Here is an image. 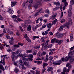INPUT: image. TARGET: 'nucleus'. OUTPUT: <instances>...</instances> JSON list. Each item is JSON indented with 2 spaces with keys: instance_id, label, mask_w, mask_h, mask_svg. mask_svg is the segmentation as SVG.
Returning a JSON list of instances; mask_svg holds the SVG:
<instances>
[{
  "instance_id": "37998d69",
  "label": "nucleus",
  "mask_w": 74,
  "mask_h": 74,
  "mask_svg": "<svg viewBox=\"0 0 74 74\" xmlns=\"http://www.w3.org/2000/svg\"><path fill=\"white\" fill-rule=\"evenodd\" d=\"M15 53L16 55H18V53H19V50L15 51Z\"/></svg>"
},
{
  "instance_id": "1a4fd4ad",
  "label": "nucleus",
  "mask_w": 74,
  "mask_h": 74,
  "mask_svg": "<svg viewBox=\"0 0 74 74\" xmlns=\"http://www.w3.org/2000/svg\"><path fill=\"white\" fill-rule=\"evenodd\" d=\"M24 38L26 39L28 42H31V40H30L29 38L27 36V34H25L24 36Z\"/></svg>"
},
{
  "instance_id": "cd10ccee",
  "label": "nucleus",
  "mask_w": 74,
  "mask_h": 74,
  "mask_svg": "<svg viewBox=\"0 0 74 74\" xmlns=\"http://www.w3.org/2000/svg\"><path fill=\"white\" fill-rule=\"evenodd\" d=\"M29 62H24V64H25V65H26V66H29Z\"/></svg>"
},
{
  "instance_id": "864d4df0",
  "label": "nucleus",
  "mask_w": 74,
  "mask_h": 74,
  "mask_svg": "<svg viewBox=\"0 0 74 74\" xmlns=\"http://www.w3.org/2000/svg\"><path fill=\"white\" fill-rule=\"evenodd\" d=\"M46 54V53L45 52L43 51L41 55H45Z\"/></svg>"
},
{
  "instance_id": "e433bc0d",
  "label": "nucleus",
  "mask_w": 74,
  "mask_h": 74,
  "mask_svg": "<svg viewBox=\"0 0 74 74\" xmlns=\"http://www.w3.org/2000/svg\"><path fill=\"white\" fill-rule=\"evenodd\" d=\"M47 37L45 36V37H42L41 39V41H44V39H45V38H47Z\"/></svg>"
},
{
  "instance_id": "6e6552de",
  "label": "nucleus",
  "mask_w": 74,
  "mask_h": 74,
  "mask_svg": "<svg viewBox=\"0 0 74 74\" xmlns=\"http://www.w3.org/2000/svg\"><path fill=\"white\" fill-rule=\"evenodd\" d=\"M12 56H11V57L12 58V61H14V58H15V55H16L15 54V53L14 52H12Z\"/></svg>"
},
{
  "instance_id": "de8ad7c7",
  "label": "nucleus",
  "mask_w": 74,
  "mask_h": 74,
  "mask_svg": "<svg viewBox=\"0 0 74 74\" xmlns=\"http://www.w3.org/2000/svg\"><path fill=\"white\" fill-rule=\"evenodd\" d=\"M23 56L24 57H27V56H28V55L26 53L23 54Z\"/></svg>"
},
{
  "instance_id": "603ef678",
  "label": "nucleus",
  "mask_w": 74,
  "mask_h": 74,
  "mask_svg": "<svg viewBox=\"0 0 74 74\" xmlns=\"http://www.w3.org/2000/svg\"><path fill=\"white\" fill-rule=\"evenodd\" d=\"M70 3H71V5H73V4H74V1H73L72 0V1H71Z\"/></svg>"
},
{
  "instance_id": "a211bd4d",
  "label": "nucleus",
  "mask_w": 74,
  "mask_h": 74,
  "mask_svg": "<svg viewBox=\"0 0 74 74\" xmlns=\"http://www.w3.org/2000/svg\"><path fill=\"white\" fill-rule=\"evenodd\" d=\"M74 62V58H71L70 60V63L71 64H73V63Z\"/></svg>"
},
{
  "instance_id": "79ce46f5",
  "label": "nucleus",
  "mask_w": 74,
  "mask_h": 74,
  "mask_svg": "<svg viewBox=\"0 0 74 74\" xmlns=\"http://www.w3.org/2000/svg\"><path fill=\"white\" fill-rule=\"evenodd\" d=\"M19 29H20V30H21V32H23L24 31H23V29H22V27H21V26H20L19 27Z\"/></svg>"
},
{
  "instance_id": "ddd939ff",
  "label": "nucleus",
  "mask_w": 74,
  "mask_h": 74,
  "mask_svg": "<svg viewBox=\"0 0 74 74\" xmlns=\"http://www.w3.org/2000/svg\"><path fill=\"white\" fill-rule=\"evenodd\" d=\"M33 55L32 54L29 55V56L28 59L29 60H33Z\"/></svg>"
},
{
  "instance_id": "a19ab883",
  "label": "nucleus",
  "mask_w": 74,
  "mask_h": 74,
  "mask_svg": "<svg viewBox=\"0 0 74 74\" xmlns=\"http://www.w3.org/2000/svg\"><path fill=\"white\" fill-rule=\"evenodd\" d=\"M12 18H14V19H17V16H16L15 15H14L12 16Z\"/></svg>"
},
{
  "instance_id": "5701e85b",
  "label": "nucleus",
  "mask_w": 74,
  "mask_h": 74,
  "mask_svg": "<svg viewBox=\"0 0 74 74\" xmlns=\"http://www.w3.org/2000/svg\"><path fill=\"white\" fill-rule=\"evenodd\" d=\"M62 36H63V35L62 34H58L57 37L58 38H61V37H62Z\"/></svg>"
},
{
  "instance_id": "49530a36",
  "label": "nucleus",
  "mask_w": 74,
  "mask_h": 74,
  "mask_svg": "<svg viewBox=\"0 0 74 74\" xmlns=\"http://www.w3.org/2000/svg\"><path fill=\"white\" fill-rule=\"evenodd\" d=\"M64 5H65V6L66 7V6H67V5H68V3L66 1L65 2H64Z\"/></svg>"
},
{
  "instance_id": "13d9d810",
  "label": "nucleus",
  "mask_w": 74,
  "mask_h": 74,
  "mask_svg": "<svg viewBox=\"0 0 74 74\" xmlns=\"http://www.w3.org/2000/svg\"><path fill=\"white\" fill-rule=\"evenodd\" d=\"M7 51L8 52H11L12 50L11 49H9L7 50Z\"/></svg>"
},
{
  "instance_id": "4468645a",
  "label": "nucleus",
  "mask_w": 74,
  "mask_h": 74,
  "mask_svg": "<svg viewBox=\"0 0 74 74\" xmlns=\"http://www.w3.org/2000/svg\"><path fill=\"white\" fill-rule=\"evenodd\" d=\"M56 15H57V14L56 13L54 14L53 15L51 16L50 19H55Z\"/></svg>"
},
{
  "instance_id": "412c9836",
  "label": "nucleus",
  "mask_w": 74,
  "mask_h": 74,
  "mask_svg": "<svg viewBox=\"0 0 74 74\" xmlns=\"http://www.w3.org/2000/svg\"><path fill=\"white\" fill-rule=\"evenodd\" d=\"M0 69L4 71V68H3V66L1 64H0Z\"/></svg>"
},
{
  "instance_id": "a18cd8bd",
  "label": "nucleus",
  "mask_w": 74,
  "mask_h": 74,
  "mask_svg": "<svg viewBox=\"0 0 74 74\" xmlns=\"http://www.w3.org/2000/svg\"><path fill=\"white\" fill-rule=\"evenodd\" d=\"M46 70V69L45 68V67H43L42 69V73H44L45 72V71Z\"/></svg>"
},
{
  "instance_id": "39448f33",
  "label": "nucleus",
  "mask_w": 74,
  "mask_h": 74,
  "mask_svg": "<svg viewBox=\"0 0 74 74\" xmlns=\"http://www.w3.org/2000/svg\"><path fill=\"white\" fill-rule=\"evenodd\" d=\"M42 3V1H38L36 2L35 5H34V7L35 8H38V5L40 4H41Z\"/></svg>"
},
{
  "instance_id": "7ed1b4c3",
  "label": "nucleus",
  "mask_w": 74,
  "mask_h": 74,
  "mask_svg": "<svg viewBox=\"0 0 74 74\" xmlns=\"http://www.w3.org/2000/svg\"><path fill=\"white\" fill-rule=\"evenodd\" d=\"M70 67H69V69H67L66 67H64L63 69V72L61 73V74H65L66 72H69L70 71Z\"/></svg>"
},
{
  "instance_id": "5fc2aeb1",
  "label": "nucleus",
  "mask_w": 74,
  "mask_h": 74,
  "mask_svg": "<svg viewBox=\"0 0 74 74\" xmlns=\"http://www.w3.org/2000/svg\"><path fill=\"white\" fill-rule=\"evenodd\" d=\"M49 60H52V59H53V57L50 56L49 57Z\"/></svg>"
},
{
  "instance_id": "f704fd0d",
  "label": "nucleus",
  "mask_w": 74,
  "mask_h": 74,
  "mask_svg": "<svg viewBox=\"0 0 74 74\" xmlns=\"http://www.w3.org/2000/svg\"><path fill=\"white\" fill-rule=\"evenodd\" d=\"M26 51L27 53H32V51L31 50H26Z\"/></svg>"
},
{
  "instance_id": "f257e3e1",
  "label": "nucleus",
  "mask_w": 74,
  "mask_h": 74,
  "mask_svg": "<svg viewBox=\"0 0 74 74\" xmlns=\"http://www.w3.org/2000/svg\"><path fill=\"white\" fill-rule=\"evenodd\" d=\"M72 55H73V53H72V52H70L68 54V57L66 56L65 58H62V62H67V61L69 60V59H70L71 58L73 57V56H72Z\"/></svg>"
},
{
  "instance_id": "473e14b6",
  "label": "nucleus",
  "mask_w": 74,
  "mask_h": 74,
  "mask_svg": "<svg viewBox=\"0 0 74 74\" xmlns=\"http://www.w3.org/2000/svg\"><path fill=\"white\" fill-rule=\"evenodd\" d=\"M9 24L11 27H14V24L10 22L9 23Z\"/></svg>"
},
{
  "instance_id": "c03bdc74",
  "label": "nucleus",
  "mask_w": 74,
  "mask_h": 74,
  "mask_svg": "<svg viewBox=\"0 0 74 74\" xmlns=\"http://www.w3.org/2000/svg\"><path fill=\"white\" fill-rule=\"evenodd\" d=\"M3 19H4V17L1 16V15H0V20L1 21H2V20H3Z\"/></svg>"
},
{
  "instance_id": "8fccbe9b",
  "label": "nucleus",
  "mask_w": 74,
  "mask_h": 74,
  "mask_svg": "<svg viewBox=\"0 0 74 74\" xmlns=\"http://www.w3.org/2000/svg\"><path fill=\"white\" fill-rule=\"evenodd\" d=\"M6 38H7V39H10V37L8 35H6L5 36Z\"/></svg>"
},
{
  "instance_id": "c756f323",
  "label": "nucleus",
  "mask_w": 74,
  "mask_h": 74,
  "mask_svg": "<svg viewBox=\"0 0 74 74\" xmlns=\"http://www.w3.org/2000/svg\"><path fill=\"white\" fill-rule=\"evenodd\" d=\"M54 4H56V5H58V6L60 5V3H59V2H55L54 3Z\"/></svg>"
},
{
  "instance_id": "0e129e2a",
  "label": "nucleus",
  "mask_w": 74,
  "mask_h": 74,
  "mask_svg": "<svg viewBox=\"0 0 74 74\" xmlns=\"http://www.w3.org/2000/svg\"><path fill=\"white\" fill-rule=\"evenodd\" d=\"M38 15H39V14L37 12V13L34 14V16H37Z\"/></svg>"
},
{
  "instance_id": "052dcab7",
  "label": "nucleus",
  "mask_w": 74,
  "mask_h": 74,
  "mask_svg": "<svg viewBox=\"0 0 74 74\" xmlns=\"http://www.w3.org/2000/svg\"><path fill=\"white\" fill-rule=\"evenodd\" d=\"M27 26H28V25H27V24L26 23H25L24 25V27H27Z\"/></svg>"
},
{
  "instance_id": "f8f14e48",
  "label": "nucleus",
  "mask_w": 74,
  "mask_h": 74,
  "mask_svg": "<svg viewBox=\"0 0 74 74\" xmlns=\"http://www.w3.org/2000/svg\"><path fill=\"white\" fill-rule=\"evenodd\" d=\"M17 4H18L17 2L15 1L12 2L11 3V7H14L15 5H17Z\"/></svg>"
},
{
  "instance_id": "680f3d73",
  "label": "nucleus",
  "mask_w": 74,
  "mask_h": 74,
  "mask_svg": "<svg viewBox=\"0 0 74 74\" xmlns=\"http://www.w3.org/2000/svg\"><path fill=\"white\" fill-rule=\"evenodd\" d=\"M61 15L60 17V18H62L63 16V12H61Z\"/></svg>"
},
{
  "instance_id": "4be33fe9",
  "label": "nucleus",
  "mask_w": 74,
  "mask_h": 74,
  "mask_svg": "<svg viewBox=\"0 0 74 74\" xmlns=\"http://www.w3.org/2000/svg\"><path fill=\"white\" fill-rule=\"evenodd\" d=\"M27 31H30L31 30V25H28V26L27 28Z\"/></svg>"
},
{
  "instance_id": "72a5a7b5",
  "label": "nucleus",
  "mask_w": 74,
  "mask_h": 74,
  "mask_svg": "<svg viewBox=\"0 0 74 74\" xmlns=\"http://www.w3.org/2000/svg\"><path fill=\"white\" fill-rule=\"evenodd\" d=\"M73 40H74V38H73V36H70V41H73Z\"/></svg>"
},
{
  "instance_id": "2f4dec72",
  "label": "nucleus",
  "mask_w": 74,
  "mask_h": 74,
  "mask_svg": "<svg viewBox=\"0 0 74 74\" xmlns=\"http://www.w3.org/2000/svg\"><path fill=\"white\" fill-rule=\"evenodd\" d=\"M48 65V64L46 63H44L43 64L42 66L43 67H45L46 66H47Z\"/></svg>"
},
{
  "instance_id": "aec40b11",
  "label": "nucleus",
  "mask_w": 74,
  "mask_h": 74,
  "mask_svg": "<svg viewBox=\"0 0 74 74\" xmlns=\"http://www.w3.org/2000/svg\"><path fill=\"white\" fill-rule=\"evenodd\" d=\"M14 73H18L19 72V69L17 68H15L14 69Z\"/></svg>"
},
{
  "instance_id": "dca6fc26",
  "label": "nucleus",
  "mask_w": 74,
  "mask_h": 74,
  "mask_svg": "<svg viewBox=\"0 0 74 74\" xmlns=\"http://www.w3.org/2000/svg\"><path fill=\"white\" fill-rule=\"evenodd\" d=\"M42 12V9H39L37 11V12L39 14H41Z\"/></svg>"
},
{
  "instance_id": "9d476101",
  "label": "nucleus",
  "mask_w": 74,
  "mask_h": 74,
  "mask_svg": "<svg viewBox=\"0 0 74 74\" xmlns=\"http://www.w3.org/2000/svg\"><path fill=\"white\" fill-rule=\"evenodd\" d=\"M12 10L11 8L9 7L8 8V12L9 14H12L14 13V11L12 10Z\"/></svg>"
},
{
  "instance_id": "58836bf2",
  "label": "nucleus",
  "mask_w": 74,
  "mask_h": 74,
  "mask_svg": "<svg viewBox=\"0 0 74 74\" xmlns=\"http://www.w3.org/2000/svg\"><path fill=\"white\" fill-rule=\"evenodd\" d=\"M42 63V61H38V63H37V64H41Z\"/></svg>"
},
{
  "instance_id": "6e6d98bb",
  "label": "nucleus",
  "mask_w": 74,
  "mask_h": 74,
  "mask_svg": "<svg viewBox=\"0 0 74 74\" xmlns=\"http://www.w3.org/2000/svg\"><path fill=\"white\" fill-rule=\"evenodd\" d=\"M38 27H39V25H36L35 27V29H34L35 30H36V29Z\"/></svg>"
},
{
  "instance_id": "0eeeda50",
  "label": "nucleus",
  "mask_w": 74,
  "mask_h": 74,
  "mask_svg": "<svg viewBox=\"0 0 74 74\" xmlns=\"http://www.w3.org/2000/svg\"><path fill=\"white\" fill-rule=\"evenodd\" d=\"M43 20L42 17H39L38 18L37 20L36 21V23H39V21H40V23H41L42 21Z\"/></svg>"
},
{
  "instance_id": "4d7b16f0",
  "label": "nucleus",
  "mask_w": 74,
  "mask_h": 74,
  "mask_svg": "<svg viewBox=\"0 0 74 74\" xmlns=\"http://www.w3.org/2000/svg\"><path fill=\"white\" fill-rule=\"evenodd\" d=\"M6 55H3L2 56L3 58H4L5 59H7V57L6 56Z\"/></svg>"
},
{
  "instance_id": "423d86ee",
  "label": "nucleus",
  "mask_w": 74,
  "mask_h": 74,
  "mask_svg": "<svg viewBox=\"0 0 74 74\" xmlns=\"http://www.w3.org/2000/svg\"><path fill=\"white\" fill-rule=\"evenodd\" d=\"M63 42V40H58L57 39V40H56V43H57L58 45H61Z\"/></svg>"
},
{
  "instance_id": "2eb2a0df",
  "label": "nucleus",
  "mask_w": 74,
  "mask_h": 74,
  "mask_svg": "<svg viewBox=\"0 0 74 74\" xmlns=\"http://www.w3.org/2000/svg\"><path fill=\"white\" fill-rule=\"evenodd\" d=\"M58 22V20L57 19H56L55 20H54L52 23V25H55L56 23Z\"/></svg>"
},
{
  "instance_id": "09e8293b",
  "label": "nucleus",
  "mask_w": 74,
  "mask_h": 74,
  "mask_svg": "<svg viewBox=\"0 0 74 74\" xmlns=\"http://www.w3.org/2000/svg\"><path fill=\"white\" fill-rule=\"evenodd\" d=\"M62 23H64V22H66V21L64 19H63L61 21Z\"/></svg>"
},
{
  "instance_id": "69168bd1",
  "label": "nucleus",
  "mask_w": 74,
  "mask_h": 74,
  "mask_svg": "<svg viewBox=\"0 0 74 74\" xmlns=\"http://www.w3.org/2000/svg\"><path fill=\"white\" fill-rule=\"evenodd\" d=\"M46 27V25H43L42 26V28H45Z\"/></svg>"
},
{
  "instance_id": "f3484780",
  "label": "nucleus",
  "mask_w": 74,
  "mask_h": 74,
  "mask_svg": "<svg viewBox=\"0 0 74 74\" xmlns=\"http://www.w3.org/2000/svg\"><path fill=\"white\" fill-rule=\"evenodd\" d=\"M57 39L56 38H54L51 40V43H53L54 42H56Z\"/></svg>"
},
{
  "instance_id": "3c124183",
  "label": "nucleus",
  "mask_w": 74,
  "mask_h": 74,
  "mask_svg": "<svg viewBox=\"0 0 74 74\" xmlns=\"http://www.w3.org/2000/svg\"><path fill=\"white\" fill-rule=\"evenodd\" d=\"M9 42L10 43V44H11V45H13V41H12V40L9 41Z\"/></svg>"
},
{
  "instance_id": "a878e982",
  "label": "nucleus",
  "mask_w": 74,
  "mask_h": 74,
  "mask_svg": "<svg viewBox=\"0 0 74 74\" xmlns=\"http://www.w3.org/2000/svg\"><path fill=\"white\" fill-rule=\"evenodd\" d=\"M34 53H33V55H36L37 53V51L36 50H34Z\"/></svg>"
},
{
  "instance_id": "b1692460",
  "label": "nucleus",
  "mask_w": 74,
  "mask_h": 74,
  "mask_svg": "<svg viewBox=\"0 0 74 74\" xmlns=\"http://www.w3.org/2000/svg\"><path fill=\"white\" fill-rule=\"evenodd\" d=\"M34 49H39L40 48V47L39 46H35L34 47Z\"/></svg>"
},
{
  "instance_id": "774afa93",
  "label": "nucleus",
  "mask_w": 74,
  "mask_h": 74,
  "mask_svg": "<svg viewBox=\"0 0 74 74\" xmlns=\"http://www.w3.org/2000/svg\"><path fill=\"white\" fill-rule=\"evenodd\" d=\"M40 74V71H37L36 73V74Z\"/></svg>"
},
{
  "instance_id": "20e7f679",
  "label": "nucleus",
  "mask_w": 74,
  "mask_h": 74,
  "mask_svg": "<svg viewBox=\"0 0 74 74\" xmlns=\"http://www.w3.org/2000/svg\"><path fill=\"white\" fill-rule=\"evenodd\" d=\"M71 10H72V5H70L69 6V9L68 11V16L69 17L71 16Z\"/></svg>"
},
{
  "instance_id": "7c9ffc66",
  "label": "nucleus",
  "mask_w": 74,
  "mask_h": 74,
  "mask_svg": "<svg viewBox=\"0 0 74 74\" xmlns=\"http://www.w3.org/2000/svg\"><path fill=\"white\" fill-rule=\"evenodd\" d=\"M66 27V25H61L60 26V28L61 29H63V28H64V27Z\"/></svg>"
},
{
  "instance_id": "4c0bfd02",
  "label": "nucleus",
  "mask_w": 74,
  "mask_h": 74,
  "mask_svg": "<svg viewBox=\"0 0 74 74\" xmlns=\"http://www.w3.org/2000/svg\"><path fill=\"white\" fill-rule=\"evenodd\" d=\"M52 47V45L51 44H50L48 45L47 47L48 48H51Z\"/></svg>"
},
{
  "instance_id": "e2e57ef3",
  "label": "nucleus",
  "mask_w": 74,
  "mask_h": 74,
  "mask_svg": "<svg viewBox=\"0 0 74 74\" xmlns=\"http://www.w3.org/2000/svg\"><path fill=\"white\" fill-rule=\"evenodd\" d=\"M18 55L19 56H20V57H21V58H23V55H22V54L19 53Z\"/></svg>"
},
{
  "instance_id": "f03ea898",
  "label": "nucleus",
  "mask_w": 74,
  "mask_h": 74,
  "mask_svg": "<svg viewBox=\"0 0 74 74\" xmlns=\"http://www.w3.org/2000/svg\"><path fill=\"white\" fill-rule=\"evenodd\" d=\"M62 63V60H60L59 61H54L53 62V66H56L57 65H60Z\"/></svg>"
},
{
  "instance_id": "bf43d9fd",
  "label": "nucleus",
  "mask_w": 74,
  "mask_h": 74,
  "mask_svg": "<svg viewBox=\"0 0 74 74\" xmlns=\"http://www.w3.org/2000/svg\"><path fill=\"white\" fill-rule=\"evenodd\" d=\"M45 12H47L48 14H49V10H45Z\"/></svg>"
},
{
  "instance_id": "338daca9",
  "label": "nucleus",
  "mask_w": 74,
  "mask_h": 74,
  "mask_svg": "<svg viewBox=\"0 0 74 74\" xmlns=\"http://www.w3.org/2000/svg\"><path fill=\"white\" fill-rule=\"evenodd\" d=\"M9 33L10 34H12L13 33V32L12 31H10Z\"/></svg>"
},
{
  "instance_id": "9b49d317",
  "label": "nucleus",
  "mask_w": 74,
  "mask_h": 74,
  "mask_svg": "<svg viewBox=\"0 0 74 74\" xmlns=\"http://www.w3.org/2000/svg\"><path fill=\"white\" fill-rule=\"evenodd\" d=\"M72 23V20H71L69 22L67 23L66 24V27L67 28H69L70 24H71V25Z\"/></svg>"
},
{
  "instance_id": "c85d7f7f",
  "label": "nucleus",
  "mask_w": 74,
  "mask_h": 74,
  "mask_svg": "<svg viewBox=\"0 0 74 74\" xmlns=\"http://www.w3.org/2000/svg\"><path fill=\"white\" fill-rule=\"evenodd\" d=\"M52 26V24L51 23H49L47 25V28H51Z\"/></svg>"
},
{
  "instance_id": "c9c22d12",
  "label": "nucleus",
  "mask_w": 74,
  "mask_h": 74,
  "mask_svg": "<svg viewBox=\"0 0 74 74\" xmlns=\"http://www.w3.org/2000/svg\"><path fill=\"white\" fill-rule=\"evenodd\" d=\"M22 60H24V61H27V59L25 57H23Z\"/></svg>"
},
{
  "instance_id": "6ab92c4d",
  "label": "nucleus",
  "mask_w": 74,
  "mask_h": 74,
  "mask_svg": "<svg viewBox=\"0 0 74 74\" xmlns=\"http://www.w3.org/2000/svg\"><path fill=\"white\" fill-rule=\"evenodd\" d=\"M48 60V55H47L46 56V58L45 60L44 61L46 62H47Z\"/></svg>"
},
{
  "instance_id": "393cba45",
  "label": "nucleus",
  "mask_w": 74,
  "mask_h": 74,
  "mask_svg": "<svg viewBox=\"0 0 74 74\" xmlns=\"http://www.w3.org/2000/svg\"><path fill=\"white\" fill-rule=\"evenodd\" d=\"M33 38L34 40H36V38H39V36H34L33 37Z\"/></svg>"
},
{
  "instance_id": "ea45409f",
  "label": "nucleus",
  "mask_w": 74,
  "mask_h": 74,
  "mask_svg": "<svg viewBox=\"0 0 74 74\" xmlns=\"http://www.w3.org/2000/svg\"><path fill=\"white\" fill-rule=\"evenodd\" d=\"M13 47L15 48H18V47H19V46L17 45H13Z\"/></svg>"
},
{
  "instance_id": "bb28decb",
  "label": "nucleus",
  "mask_w": 74,
  "mask_h": 74,
  "mask_svg": "<svg viewBox=\"0 0 74 74\" xmlns=\"http://www.w3.org/2000/svg\"><path fill=\"white\" fill-rule=\"evenodd\" d=\"M53 70V68L52 67H49L47 69L48 71H51V70Z\"/></svg>"
}]
</instances>
